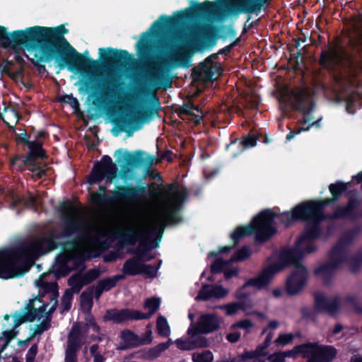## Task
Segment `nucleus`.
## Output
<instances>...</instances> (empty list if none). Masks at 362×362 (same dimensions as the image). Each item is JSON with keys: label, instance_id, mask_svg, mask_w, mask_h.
<instances>
[{"label": "nucleus", "instance_id": "nucleus-1", "mask_svg": "<svg viewBox=\"0 0 362 362\" xmlns=\"http://www.w3.org/2000/svg\"><path fill=\"white\" fill-rule=\"evenodd\" d=\"M69 30L64 25L56 27L35 25L25 30L8 32L7 28L0 25V45L4 49L18 50L21 48L34 52V58L28 60L39 74L46 71L42 63L54 62L60 70L83 73L85 69H95L97 61L88 57L89 52H78L66 39Z\"/></svg>", "mask_w": 362, "mask_h": 362}, {"label": "nucleus", "instance_id": "nucleus-2", "mask_svg": "<svg viewBox=\"0 0 362 362\" xmlns=\"http://www.w3.org/2000/svg\"><path fill=\"white\" fill-rule=\"evenodd\" d=\"M135 49L139 61L134 79V88L139 95L151 97L153 105L138 110H127L114 119L119 132H125L128 136L139 129L152 114L158 115V18L141 34Z\"/></svg>", "mask_w": 362, "mask_h": 362}, {"label": "nucleus", "instance_id": "nucleus-3", "mask_svg": "<svg viewBox=\"0 0 362 362\" xmlns=\"http://www.w3.org/2000/svg\"><path fill=\"white\" fill-rule=\"evenodd\" d=\"M272 0H216V2L206 0L202 3L190 1L191 6L183 11H175L172 16H160V24L168 26L183 24L194 18H205L216 13L221 18L237 16L240 13L248 14L247 23L250 20V14L259 13L270 5Z\"/></svg>", "mask_w": 362, "mask_h": 362}, {"label": "nucleus", "instance_id": "nucleus-4", "mask_svg": "<svg viewBox=\"0 0 362 362\" xmlns=\"http://www.w3.org/2000/svg\"><path fill=\"white\" fill-rule=\"evenodd\" d=\"M60 235L49 231L37 240H23L15 245L0 249V264L6 279L20 277L29 272L35 258L40 254L52 252L59 246Z\"/></svg>", "mask_w": 362, "mask_h": 362}, {"label": "nucleus", "instance_id": "nucleus-5", "mask_svg": "<svg viewBox=\"0 0 362 362\" xmlns=\"http://www.w3.org/2000/svg\"><path fill=\"white\" fill-rule=\"evenodd\" d=\"M303 257L301 245L291 248H284L280 251L278 260L263 269L257 277L249 279L241 288L254 287L258 290L266 288L272 282L275 274L291 266L294 267L292 273L286 281V291L288 296H295L300 293L306 284L308 272L300 261Z\"/></svg>", "mask_w": 362, "mask_h": 362}, {"label": "nucleus", "instance_id": "nucleus-6", "mask_svg": "<svg viewBox=\"0 0 362 362\" xmlns=\"http://www.w3.org/2000/svg\"><path fill=\"white\" fill-rule=\"evenodd\" d=\"M202 18H198L201 19ZM197 20L194 18L187 21L183 24L168 26L160 25V49L161 48V33L162 30L169 31V54L168 63L173 68H189L191 66L190 57L186 52V48L192 44L189 36L181 28L186 24ZM173 85V77L163 69L161 59H160V90L163 91L171 88Z\"/></svg>", "mask_w": 362, "mask_h": 362}, {"label": "nucleus", "instance_id": "nucleus-7", "mask_svg": "<svg viewBox=\"0 0 362 362\" xmlns=\"http://www.w3.org/2000/svg\"><path fill=\"white\" fill-rule=\"evenodd\" d=\"M188 196L187 187L176 180L165 184L160 175V242L167 226L182 223V211Z\"/></svg>", "mask_w": 362, "mask_h": 362}, {"label": "nucleus", "instance_id": "nucleus-8", "mask_svg": "<svg viewBox=\"0 0 362 362\" xmlns=\"http://www.w3.org/2000/svg\"><path fill=\"white\" fill-rule=\"evenodd\" d=\"M74 206L67 200L61 207L60 213L62 217V231L58 233L62 238H70L74 234L76 235L71 240L64 241L61 244L63 250L74 251L79 243H83L90 236L92 230L91 225L78 218L69 216L73 212Z\"/></svg>", "mask_w": 362, "mask_h": 362}, {"label": "nucleus", "instance_id": "nucleus-9", "mask_svg": "<svg viewBox=\"0 0 362 362\" xmlns=\"http://www.w3.org/2000/svg\"><path fill=\"white\" fill-rule=\"evenodd\" d=\"M318 62L329 72L346 71L354 66L355 56L341 44L332 43L322 49Z\"/></svg>", "mask_w": 362, "mask_h": 362}, {"label": "nucleus", "instance_id": "nucleus-10", "mask_svg": "<svg viewBox=\"0 0 362 362\" xmlns=\"http://www.w3.org/2000/svg\"><path fill=\"white\" fill-rule=\"evenodd\" d=\"M272 219V215L269 211H262L254 217L251 224L238 226L230 234L234 245L238 244L241 238L253 233L255 243L263 244L268 241L274 233V230L268 224Z\"/></svg>", "mask_w": 362, "mask_h": 362}, {"label": "nucleus", "instance_id": "nucleus-11", "mask_svg": "<svg viewBox=\"0 0 362 362\" xmlns=\"http://www.w3.org/2000/svg\"><path fill=\"white\" fill-rule=\"evenodd\" d=\"M339 214L335 209L331 214H325V211L309 202L308 207L301 221L305 223V232L297 240L298 245L305 241H313L320 238L322 234L321 222L324 221L339 220Z\"/></svg>", "mask_w": 362, "mask_h": 362}, {"label": "nucleus", "instance_id": "nucleus-12", "mask_svg": "<svg viewBox=\"0 0 362 362\" xmlns=\"http://www.w3.org/2000/svg\"><path fill=\"white\" fill-rule=\"evenodd\" d=\"M153 184V219L154 225L153 228V238L151 237H144L142 235L139 240V245L136 248L129 249V252L142 259L144 261H150L152 257L150 252L152 249L158 247V185Z\"/></svg>", "mask_w": 362, "mask_h": 362}, {"label": "nucleus", "instance_id": "nucleus-13", "mask_svg": "<svg viewBox=\"0 0 362 362\" xmlns=\"http://www.w3.org/2000/svg\"><path fill=\"white\" fill-rule=\"evenodd\" d=\"M314 298V308L313 310L307 306L300 308V312L303 319L315 320L316 313H327L330 315L337 314L341 308V301L338 296L328 297L320 292L313 293Z\"/></svg>", "mask_w": 362, "mask_h": 362}, {"label": "nucleus", "instance_id": "nucleus-14", "mask_svg": "<svg viewBox=\"0 0 362 362\" xmlns=\"http://www.w3.org/2000/svg\"><path fill=\"white\" fill-rule=\"evenodd\" d=\"M146 192L147 187L145 186L116 185L115 190L112 192V197L106 194H96L95 199L96 202L103 203H111L113 199L135 203L144 199Z\"/></svg>", "mask_w": 362, "mask_h": 362}, {"label": "nucleus", "instance_id": "nucleus-15", "mask_svg": "<svg viewBox=\"0 0 362 362\" xmlns=\"http://www.w3.org/2000/svg\"><path fill=\"white\" fill-rule=\"evenodd\" d=\"M118 168L112 162L110 156H103L100 160L95 161L88 177V182L94 185L103 181L106 177V182L111 183L117 177Z\"/></svg>", "mask_w": 362, "mask_h": 362}, {"label": "nucleus", "instance_id": "nucleus-16", "mask_svg": "<svg viewBox=\"0 0 362 362\" xmlns=\"http://www.w3.org/2000/svg\"><path fill=\"white\" fill-rule=\"evenodd\" d=\"M100 61L109 67L124 69L135 61L132 54L127 50L112 47L100 48Z\"/></svg>", "mask_w": 362, "mask_h": 362}, {"label": "nucleus", "instance_id": "nucleus-17", "mask_svg": "<svg viewBox=\"0 0 362 362\" xmlns=\"http://www.w3.org/2000/svg\"><path fill=\"white\" fill-rule=\"evenodd\" d=\"M217 54L207 57L197 66L192 70V77L194 81H211L222 74L223 69L220 62H215Z\"/></svg>", "mask_w": 362, "mask_h": 362}, {"label": "nucleus", "instance_id": "nucleus-18", "mask_svg": "<svg viewBox=\"0 0 362 362\" xmlns=\"http://www.w3.org/2000/svg\"><path fill=\"white\" fill-rule=\"evenodd\" d=\"M117 153L123 154L122 158L119 156L117 158V161H124L125 166L129 168L141 169L143 172L148 175L153 165L154 157L147 155L146 152L137 150L134 153L126 151L123 153L122 149L117 151Z\"/></svg>", "mask_w": 362, "mask_h": 362}, {"label": "nucleus", "instance_id": "nucleus-19", "mask_svg": "<svg viewBox=\"0 0 362 362\" xmlns=\"http://www.w3.org/2000/svg\"><path fill=\"white\" fill-rule=\"evenodd\" d=\"M309 200L303 202L293 208L291 212L284 211L283 213H276L270 209H264L269 211L272 215V219L268 222L269 226L274 230V235L276 233L277 229L274 226L275 218L284 225L286 227L290 226L294 221H302L308 207Z\"/></svg>", "mask_w": 362, "mask_h": 362}, {"label": "nucleus", "instance_id": "nucleus-20", "mask_svg": "<svg viewBox=\"0 0 362 362\" xmlns=\"http://www.w3.org/2000/svg\"><path fill=\"white\" fill-rule=\"evenodd\" d=\"M83 85L86 92L100 90L104 98L119 100L123 98L124 83L115 77L108 78L102 86H96L90 81H85Z\"/></svg>", "mask_w": 362, "mask_h": 362}, {"label": "nucleus", "instance_id": "nucleus-21", "mask_svg": "<svg viewBox=\"0 0 362 362\" xmlns=\"http://www.w3.org/2000/svg\"><path fill=\"white\" fill-rule=\"evenodd\" d=\"M293 108L303 114L302 124H307L311 120V114L315 107V102L308 93L304 88H300L293 93Z\"/></svg>", "mask_w": 362, "mask_h": 362}, {"label": "nucleus", "instance_id": "nucleus-22", "mask_svg": "<svg viewBox=\"0 0 362 362\" xmlns=\"http://www.w3.org/2000/svg\"><path fill=\"white\" fill-rule=\"evenodd\" d=\"M293 108L303 114L302 124H307L311 120V114L315 107V102L308 93L304 88H300L293 93Z\"/></svg>", "mask_w": 362, "mask_h": 362}, {"label": "nucleus", "instance_id": "nucleus-23", "mask_svg": "<svg viewBox=\"0 0 362 362\" xmlns=\"http://www.w3.org/2000/svg\"><path fill=\"white\" fill-rule=\"evenodd\" d=\"M144 262L145 261L134 255L132 258L125 261L122 269V273L127 276H136L144 274L150 277H155L158 269V264L152 267L149 264H144Z\"/></svg>", "mask_w": 362, "mask_h": 362}, {"label": "nucleus", "instance_id": "nucleus-24", "mask_svg": "<svg viewBox=\"0 0 362 362\" xmlns=\"http://www.w3.org/2000/svg\"><path fill=\"white\" fill-rule=\"evenodd\" d=\"M361 204V199L358 194L355 193L348 197L345 205H337L334 209L339 213V220H356L362 218V209L358 211L357 209Z\"/></svg>", "mask_w": 362, "mask_h": 362}, {"label": "nucleus", "instance_id": "nucleus-25", "mask_svg": "<svg viewBox=\"0 0 362 362\" xmlns=\"http://www.w3.org/2000/svg\"><path fill=\"white\" fill-rule=\"evenodd\" d=\"M143 312L129 308H124L121 310L109 309L107 310L103 316L104 322L112 321L115 324H121L128 320H140L144 317Z\"/></svg>", "mask_w": 362, "mask_h": 362}, {"label": "nucleus", "instance_id": "nucleus-26", "mask_svg": "<svg viewBox=\"0 0 362 362\" xmlns=\"http://www.w3.org/2000/svg\"><path fill=\"white\" fill-rule=\"evenodd\" d=\"M350 182H344L340 180L336 181L328 186L332 197L326 199L309 200L315 206L325 211V209L330 205L335 204L339 200L344 194L347 191Z\"/></svg>", "mask_w": 362, "mask_h": 362}, {"label": "nucleus", "instance_id": "nucleus-27", "mask_svg": "<svg viewBox=\"0 0 362 362\" xmlns=\"http://www.w3.org/2000/svg\"><path fill=\"white\" fill-rule=\"evenodd\" d=\"M177 112L181 119H185L188 117V119L195 125L199 124L204 117L202 108L199 105H194L191 100H188L180 106Z\"/></svg>", "mask_w": 362, "mask_h": 362}, {"label": "nucleus", "instance_id": "nucleus-28", "mask_svg": "<svg viewBox=\"0 0 362 362\" xmlns=\"http://www.w3.org/2000/svg\"><path fill=\"white\" fill-rule=\"evenodd\" d=\"M111 233V242L115 239L119 240V245L121 247L127 245H134L141 238L143 233L139 231H135L132 228H120L112 230Z\"/></svg>", "mask_w": 362, "mask_h": 362}, {"label": "nucleus", "instance_id": "nucleus-29", "mask_svg": "<svg viewBox=\"0 0 362 362\" xmlns=\"http://www.w3.org/2000/svg\"><path fill=\"white\" fill-rule=\"evenodd\" d=\"M228 293V291L221 285L203 284L195 300L207 301L212 298L221 299L226 297Z\"/></svg>", "mask_w": 362, "mask_h": 362}, {"label": "nucleus", "instance_id": "nucleus-30", "mask_svg": "<svg viewBox=\"0 0 362 362\" xmlns=\"http://www.w3.org/2000/svg\"><path fill=\"white\" fill-rule=\"evenodd\" d=\"M219 36L214 28H207L202 30L198 37L194 40V44L197 50H202L216 45Z\"/></svg>", "mask_w": 362, "mask_h": 362}, {"label": "nucleus", "instance_id": "nucleus-31", "mask_svg": "<svg viewBox=\"0 0 362 362\" xmlns=\"http://www.w3.org/2000/svg\"><path fill=\"white\" fill-rule=\"evenodd\" d=\"M337 354V349L333 346L316 344L315 350L307 362H332Z\"/></svg>", "mask_w": 362, "mask_h": 362}, {"label": "nucleus", "instance_id": "nucleus-32", "mask_svg": "<svg viewBox=\"0 0 362 362\" xmlns=\"http://www.w3.org/2000/svg\"><path fill=\"white\" fill-rule=\"evenodd\" d=\"M120 337L124 342V345L121 347V349H127L149 344L151 341V332H148L146 337L142 339L132 331L125 329L121 332Z\"/></svg>", "mask_w": 362, "mask_h": 362}, {"label": "nucleus", "instance_id": "nucleus-33", "mask_svg": "<svg viewBox=\"0 0 362 362\" xmlns=\"http://www.w3.org/2000/svg\"><path fill=\"white\" fill-rule=\"evenodd\" d=\"M64 252L59 255L56 258V264L62 265V266H69V263L73 260L74 266L76 267H78L80 264H83V262L86 260V259L89 258L90 255L85 256L83 253L81 251L76 250V247L74 249V251H67L64 250Z\"/></svg>", "mask_w": 362, "mask_h": 362}, {"label": "nucleus", "instance_id": "nucleus-34", "mask_svg": "<svg viewBox=\"0 0 362 362\" xmlns=\"http://www.w3.org/2000/svg\"><path fill=\"white\" fill-rule=\"evenodd\" d=\"M175 343L177 349L182 351H191L197 348H204L209 346L207 339L202 336L186 339L179 338L175 340Z\"/></svg>", "mask_w": 362, "mask_h": 362}, {"label": "nucleus", "instance_id": "nucleus-35", "mask_svg": "<svg viewBox=\"0 0 362 362\" xmlns=\"http://www.w3.org/2000/svg\"><path fill=\"white\" fill-rule=\"evenodd\" d=\"M198 324L200 325L202 334L210 333L219 328L217 317L212 314H205L201 316Z\"/></svg>", "mask_w": 362, "mask_h": 362}, {"label": "nucleus", "instance_id": "nucleus-36", "mask_svg": "<svg viewBox=\"0 0 362 362\" xmlns=\"http://www.w3.org/2000/svg\"><path fill=\"white\" fill-rule=\"evenodd\" d=\"M37 286L42 290V294L39 295L36 298L40 302H42V298L45 297L46 294H49L50 301L58 298V284L56 282H47L44 279H41Z\"/></svg>", "mask_w": 362, "mask_h": 362}, {"label": "nucleus", "instance_id": "nucleus-37", "mask_svg": "<svg viewBox=\"0 0 362 362\" xmlns=\"http://www.w3.org/2000/svg\"><path fill=\"white\" fill-rule=\"evenodd\" d=\"M339 267L329 259V262L320 265L314 270L316 276H325L324 284H328L331 280L332 275Z\"/></svg>", "mask_w": 362, "mask_h": 362}, {"label": "nucleus", "instance_id": "nucleus-38", "mask_svg": "<svg viewBox=\"0 0 362 362\" xmlns=\"http://www.w3.org/2000/svg\"><path fill=\"white\" fill-rule=\"evenodd\" d=\"M329 259L337 264L339 267L346 262V253L345 245L342 243H337L329 253Z\"/></svg>", "mask_w": 362, "mask_h": 362}, {"label": "nucleus", "instance_id": "nucleus-39", "mask_svg": "<svg viewBox=\"0 0 362 362\" xmlns=\"http://www.w3.org/2000/svg\"><path fill=\"white\" fill-rule=\"evenodd\" d=\"M80 335V326L78 325H74L72 327V332L68 339L67 347L66 349V352L77 354L81 347L79 339Z\"/></svg>", "mask_w": 362, "mask_h": 362}, {"label": "nucleus", "instance_id": "nucleus-40", "mask_svg": "<svg viewBox=\"0 0 362 362\" xmlns=\"http://www.w3.org/2000/svg\"><path fill=\"white\" fill-rule=\"evenodd\" d=\"M258 137L254 134H247L240 141L238 139H234L230 144L227 145L226 148L228 149L230 146L238 144L240 147L239 153H243L246 148L254 147L257 144Z\"/></svg>", "mask_w": 362, "mask_h": 362}, {"label": "nucleus", "instance_id": "nucleus-41", "mask_svg": "<svg viewBox=\"0 0 362 362\" xmlns=\"http://www.w3.org/2000/svg\"><path fill=\"white\" fill-rule=\"evenodd\" d=\"M269 346H266L263 342L259 344L255 351H245V356L249 358L252 362H259V361H265L262 359L261 357H265L267 356L268 352L266 349Z\"/></svg>", "mask_w": 362, "mask_h": 362}, {"label": "nucleus", "instance_id": "nucleus-42", "mask_svg": "<svg viewBox=\"0 0 362 362\" xmlns=\"http://www.w3.org/2000/svg\"><path fill=\"white\" fill-rule=\"evenodd\" d=\"M68 285L71 286V290L73 293H78L83 286H86L81 276V273H76L71 275L68 281Z\"/></svg>", "mask_w": 362, "mask_h": 362}, {"label": "nucleus", "instance_id": "nucleus-43", "mask_svg": "<svg viewBox=\"0 0 362 362\" xmlns=\"http://www.w3.org/2000/svg\"><path fill=\"white\" fill-rule=\"evenodd\" d=\"M85 324L80 327L81 334H86L89 328H92V329L96 332L100 333V327L96 323L94 316L91 313H88L86 317H85Z\"/></svg>", "mask_w": 362, "mask_h": 362}, {"label": "nucleus", "instance_id": "nucleus-44", "mask_svg": "<svg viewBox=\"0 0 362 362\" xmlns=\"http://www.w3.org/2000/svg\"><path fill=\"white\" fill-rule=\"evenodd\" d=\"M93 292L83 291L80 296L81 305L82 310L86 313H91V309L93 305Z\"/></svg>", "mask_w": 362, "mask_h": 362}, {"label": "nucleus", "instance_id": "nucleus-45", "mask_svg": "<svg viewBox=\"0 0 362 362\" xmlns=\"http://www.w3.org/2000/svg\"><path fill=\"white\" fill-rule=\"evenodd\" d=\"M220 309H224L227 315H233L239 310H245L246 304L244 302H233L218 307Z\"/></svg>", "mask_w": 362, "mask_h": 362}, {"label": "nucleus", "instance_id": "nucleus-46", "mask_svg": "<svg viewBox=\"0 0 362 362\" xmlns=\"http://www.w3.org/2000/svg\"><path fill=\"white\" fill-rule=\"evenodd\" d=\"M316 344L308 342L305 344H301L296 346V349H298V354L302 355V356L305 358L309 359L314 353L315 350Z\"/></svg>", "mask_w": 362, "mask_h": 362}, {"label": "nucleus", "instance_id": "nucleus-47", "mask_svg": "<svg viewBox=\"0 0 362 362\" xmlns=\"http://www.w3.org/2000/svg\"><path fill=\"white\" fill-rule=\"evenodd\" d=\"M144 308L148 310V313H144V319H148L158 309V297L148 298L144 303Z\"/></svg>", "mask_w": 362, "mask_h": 362}, {"label": "nucleus", "instance_id": "nucleus-48", "mask_svg": "<svg viewBox=\"0 0 362 362\" xmlns=\"http://www.w3.org/2000/svg\"><path fill=\"white\" fill-rule=\"evenodd\" d=\"M26 145L29 148V151L39 155L40 158L43 159L47 157L46 151L42 148L43 142L42 141H29Z\"/></svg>", "mask_w": 362, "mask_h": 362}, {"label": "nucleus", "instance_id": "nucleus-49", "mask_svg": "<svg viewBox=\"0 0 362 362\" xmlns=\"http://www.w3.org/2000/svg\"><path fill=\"white\" fill-rule=\"evenodd\" d=\"M350 264V270L355 273L362 267V250L358 251L347 261Z\"/></svg>", "mask_w": 362, "mask_h": 362}, {"label": "nucleus", "instance_id": "nucleus-50", "mask_svg": "<svg viewBox=\"0 0 362 362\" xmlns=\"http://www.w3.org/2000/svg\"><path fill=\"white\" fill-rule=\"evenodd\" d=\"M230 266L228 261L223 260L222 258H218L214 261L211 265V273L217 274L224 272L226 267Z\"/></svg>", "mask_w": 362, "mask_h": 362}, {"label": "nucleus", "instance_id": "nucleus-51", "mask_svg": "<svg viewBox=\"0 0 362 362\" xmlns=\"http://www.w3.org/2000/svg\"><path fill=\"white\" fill-rule=\"evenodd\" d=\"M192 359L193 362H212L214 356L209 350H204L202 353H194Z\"/></svg>", "mask_w": 362, "mask_h": 362}, {"label": "nucleus", "instance_id": "nucleus-52", "mask_svg": "<svg viewBox=\"0 0 362 362\" xmlns=\"http://www.w3.org/2000/svg\"><path fill=\"white\" fill-rule=\"evenodd\" d=\"M51 327V317L46 315L45 319L39 325H36L34 332L30 334V338H34L37 335L41 334L43 332L47 331Z\"/></svg>", "mask_w": 362, "mask_h": 362}, {"label": "nucleus", "instance_id": "nucleus-53", "mask_svg": "<svg viewBox=\"0 0 362 362\" xmlns=\"http://www.w3.org/2000/svg\"><path fill=\"white\" fill-rule=\"evenodd\" d=\"M100 275L99 269L93 268L88 270L86 273L81 274L85 285L90 284L97 279Z\"/></svg>", "mask_w": 362, "mask_h": 362}, {"label": "nucleus", "instance_id": "nucleus-54", "mask_svg": "<svg viewBox=\"0 0 362 362\" xmlns=\"http://www.w3.org/2000/svg\"><path fill=\"white\" fill-rule=\"evenodd\" d=\"M73 291L71 289H66L62 297L61 305L63 311H69L71 307V301L73 299Z\"/></svg>", "mask_w": 362, "mask_h": 362}, {"label": "nucleus", "instance_id": "nucleus-55", "mask_svg": "<svg viewBox=\"0 0 362 362\" xmlns=\"http://www.w3.org/2000/svg\"><path fill=\"white\" fill-rule=\"evenodd\" d=\"M251 252L247 247H243L239 249L233 256L232 260L235 262H243L248 259Z\"/></svg>", "mask_w": 362, "mask_h": 362}, {"label": "nucleus", "instance_id": "nucleus-56", "mask_svg": "<svg viewBox=\"0 0 362 362\" xmlns=\"http://www.w3.org/2000/svg\"><path fill=\"white\" fill-rule=\"evenodd\" d=\"M345 304L352 306L354 311L357 314H362V306L360 305L358 299L354 295H348L344 298Z\"/></svg>", "mask_w": 362, "mask_h": 362}, {"label": "nucleus", "instance_id": "nucleus-57", "mask_svg": "<svg viewBox=\"0 0 362 362\" xmlns=\"http://www.w3.org/2000/svg\"><path fill=\"white\" fill-rule=\"evenodd\" d=\"M72 269L69 266H62L56 264V267L53 271L56 279H59L69 274Z\"/></svg>", "mask_w": 362, "mask_h": 362}, {"label": "nucleus", "instance_id": "nucleus-58", "mask_svg": "<svg viewBox=\"0 0 362 362\" xmlns=\"http://www.w3.org/2000/svg\"><path fill=\"white\" fill-rule=\"evenodd\" d=\"M294 335L292 333L280 334L275 339L274 343L276 346H285L292 342Z\"/></svg>", "mask_w": 362, "mask_h": 362}, {"label": "nucleus", "instance_id": "nucleus-59", "mask_svg": "<svg viewBox=\"0 0 362 362\" xmlns=\"http://www.w3.org/2000/svg\"><path fill=\"white\" fill-rule=\"evenodd\" d=\"M170 334V327L167 319L160 315V337H168Z\"/></svg>", "mask_w": 362, "mask_h": 362}, {"label": "nucleus", "instance_id": "nucleus-60", "mask_svg": "<svg viewBox=\"0 0 362 362\" xmlns=\"http://www.w3.org/2000/svg\"><path fill=\"white\" fill-rule=\"evenodd\" d=\"M253 326H254V324L252 323V322L250 320L244 319V320H240V321L234 323L231 326V327L233 329H236V328L243 329L246 330L247 332H249L250 329L253 327Z\"/></svg>", "mask_w": 362, "mask_h": 362}, {"label": "nucleus", "instance_id": "nucleus-61", "mask_svg": "<svg viewBox=\"0 0 362 362\" xmlns=\"http://www.w3.org/2000/svg\"><path fill=\"white\" fill-rule=\"evenodd\" d=\"M358 230L356 228H354L348 232H346L339 240L338 243H342L345 245V244H350L355 236V235L358 233Z\"/></svg>", "mask_w": 362, "mask_h": 362}, {"label": "nucleus", "instance_id": "nucleus-62", "mask_svg": "<svg viewBox=\"0 0 362 362\" xmlns=\"http://www.w3.org/2000/svg\"><path fill=\"white\" fill-rule=\"evenodd\" d=\"M38 351L37 344H33L28 349L25 356V362H34Z\"/></svg>", "mask_w": 362, "mask_h": 362}, {"label": "nucleus", "instance_id": "nucleus-63", "mask_svg": "<svg viewBox=\"0 0 362 362\" xmlns=\"http://www.w3.org/2000/svg\"><path fill=\"white\" fill-rule=\"evenodd\" d=\"M98 284L105 291H108L116 286L112 277L102 279Z\"/></svg>", "mask_w": 362, "mask_h": 362}, {"label": "nucleus", "instance_id": "nucleus-64", "mask_svg": "<svg viewBox=\"0 0 362 362\" xmlns=\"http://www.w3.org/2000/svg\"><path fill=\"white\" fill-rule=\"evenodd\" d=\"M176 157L170 150L161 151L160 149V163L163 161L172 162Z\"/></svg>", "mask_w": 362, "mask_h": 362}]
</instances>
